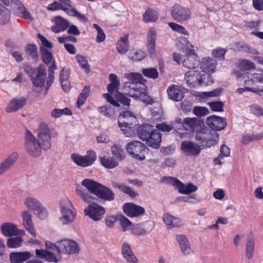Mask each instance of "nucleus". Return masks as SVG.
<instances>
[{"instance_id": "nucleus-1", "label": "nucleus", "mask_w": 263, "mask_h": 263, "mask_svg": "<svg viewBox=\"0 0 263 263\" xmlns=\"http://www.w3.org/2000/svg\"><path fill=\"white\" fill-rule=\"evenodd\" d=\"M124 77L129 81L124 84V90L130 97L139 99L147 105L154 103L153 99L147 93V87L142 82L143 77L137 72L124 74Z\"/></svg>"}, {"instance_id": "nucleus-2", "label": "nucleus", "mask_w": 263, "mask_h": 263, "mask_svg": "<svg viewBox=\"0 0 263 263\" xmlns=\"http://www.w3.org/2000/svg\"><path fill=\"white\" fill-rule=\"evenodd\" d=\"M82 185L90 193L105 201H112L115 199L114 193L108 187L91 179H85L82 181Z\"/></svg>"}, {"instance_id": "nucleus-3", "label": "nucleus", "mask_w": 263, "mask_h": 263, "mask_svg": "<svg viewBox=\"0 0 263 263\" xmlns=\"http://www.w3.org/2000/svg\"><path fill=\"white\" fill-rule=\"evenodd\" d=\"M61 216L59 223L63 225H68L72 223L76 218L77 212L72 203L68 198L63 199L60 202Z\"/></svg>"}, {"instance_id": "nucleus-4", "label": "nucleus", "mask_w": 263, "mask_h": 263, "mask_svg": "<svg viewBox=\"0 0 263 263\" xmlns=\"http://www.w3.org/2000/svg\"><path fill=\"white\" fill-rule=\"evenodd\" d=\"M195 139L201 146L210 147L217 143L218 135L216 132L212 131L203 126L197 132Z\"/></svg>"}, {"instance_id": "nucleus-5", "label": "nucleus", "mask_w": 263, "mask_h": 263, "mask_svg": "<svg viewBox=\"0 0 263 263\" xmlns=\"http://www.w3.org/2000/svg\"><path fill=\"white\" fill-rule=\"evenodd\" d=\"M23 204L26 209L34 212L39 218L44 219L47 217V210L37 198L32 196L26 197Z\"/></svg>"}, {"instance_id": "nucleus-6", "label": "nucleus", "mask_w": 263, "mask_h": 263, "mask_svg": "<svg viewBox=\"0 0 263 263\" xmlns=\"http://www.w3.org/2000/svg\"><path fill=\"white\" fill-rule=\"evenodd\" d=\"M126 148L129 155L139 160H144L145 154L149 151L148 148L139 141H133L128 143Z\"/></svg>"}, {"instance_id": "nucleus-7", "label": "nucleus", "mask_w": 263, "mask_h": 263, "mask_svg": "<svg viewBox=\"0 0 263 263\" xmlns=\"http://www.w3.org/2000/svg\"><path fill=\"white\" fill-rule=\"evenodd\" d=\"M57 136L56 134H51L48 125L42 123L37 130V137L41 147L44 150H48L51 147V138Z\"/></svg>"}, {"instance_id": "nucleus-8", "label": "nucleus", "mask_w": 263, "mask_h": 263, "mask_svg": "<svg viewBox=\"0 0 263 263\" xmlns=\"http://www.w3.org/2000/svg\"><path fill=\"white\" fill-rule=\"evenodd\" d=\"M25 148L29 155L36 157L41 154V146L35 137L29 130L25 133Z\"/></svg>"}, {"instance_id": "nucleus-9", "label": "nucleus", "mask_w": 263, "mask_h": 263, "mask_svg": "<svg viewBox=\"0 0 263 263\" xmlns=\"http://www.w3.org/2000/svg\"><path fill=\"white\" fill-rule=\"evenodd\" d=\"M186 54L182 61L183 65L188 69H195L199 65L200 59L194 52V46L186 42L185 46Z\"/></svg>"}, {"instance_id": "nucleus-10", "label": "nucleus", "mask_w": 263, "mask_h": 263, "mask_svg": "<svg viewBox=\"0 0 263 263\" xmlns=\"http://www.w3.org/2000/svg\"><path fill=\"white\" fill-rule=\"evenodd\" d=\"M162 181L176 186L178 192L183 194L189 195L196 192L198 187L191 183L184 184L178 179L172 177H164L162 179Z\"/></svg>"}, {"instance_id": "nucleus-11", "label": "nucleus", "mask_w": 263, "mask_h": 263, "mask_svg": "<svg viewBox=\"0 0 263 263\" xmlns=\"http://www.w3.org/2000/svg\"><path fill=\"white\" fill-rule=\"evenodd\" d=\"M78 243L70 239H63L56 242L55 251L60 254H73L79 252Z\"/></svg>"}, {"instance_id": "nucleus-12", "label": "nucleus", "mask_w": 263, "mask_h": 263, "mask_svg": "<svg viewBox=\"0 0 263 263\" xmlns=\"http://www.w3.org/2000/svg\"><path fill=\"white\" fill-rule=\"evenodd\" d=\"M206 76L208 79H211L210 76L202 74L199 71L190 70L185 73L184 80L189 87L195 88L204 84V80Z\"/></svg>"}, {"instance_id": "nucleus-13", "label": "nucleus", "mask_w": 263, "mask_h": 263, "mask_svg": "<svg viewBox=\"0 0 263 263\" xmlns=\"http://www.w3.org/2000/svg\"><path fill=\"white\" fill-rule=\"evenodd\" d=\"M109 79L111 83L108 85L107 87L108 92L112 93L116 90V97L118 101L125 105L129 106L130 99L117 91L120 85V82L117 75L116 74L111 73L109 74Z\"/></svg>"}, {"instance_id": "nucleus-14", "label": "nucleus", "mask_w": 263, "mask_h": 263, "mask_svg": "<svg viewBox=\"0 0 263 263\" xmlns=\"http://www.w3.org/2000/svg\"><path fill=\"white\" fill-rule=\"evenodd\" d=\"M176 122L180 123L184 129L190 133H197L202 127L204 126L203 121L196 117H186L183 120L178 119Z\"/></svg>"}, {"instance_id": "nucleus-15", "label": "nucleus", "mask_w": 263, "mask_h": 263, "mask_svg": "<svg viewBox=\"0 0 263 263\" xmlns=\"http://www.w3.org/2000/svg\"><path fill=\"white\" fill-rule=\"evenodd\" d=\"M71 158L78 165L85 167L92 164L97 156L93 151H88L85 156L73 153L71 155Z\"/></svg>"}, {"instance_id": "nucleus-16", "label": "nucleus", "mask_w": 263, "mask_h": 263, "mask_svg": "<svg viewBox=\"0 0 263 263\" xmlns=\"http://www.w3.org/2000/svg\"><path fill=\"white\" fill-rule=\"evenodd\" d=\"M46 78V70L44 66L41 65L37 68V74L32 79L33 90L37 93H41L45 86Z\"/></svg>"}, {"instance_id": "nucleus-17", "label": "nucleus", "mask_w": 263, "mask_h": 263, "mask_svg": "<svg viewBox=\"0 0 263 263\" xmlns=\"http://www.w3.org/2000/svg\"><path fill=\"white\" fill-rule=\"evenodd\" d=\"M106 210L104 207L97 203L89 204L84 210L85 215L94 221L100 220L105 214Z\"/></svg>"}, {"instance_id": "nucleus-18", "label": "nucleus", "mask_w": 263, "mask_h": 263, "mask_svg": "<svg viewBox=\"0 0 263 263\" xmlns=\"http://www.w3.org/2000/svg\"><path fill=\"white\" fill-rule=\"evenodd\" d=\"M27 99L25 96H18L11 99L5 108L8 113L16 112L23 109L26 105Z\"/></svg>"}, {"instance_id": "nucleus-19", "label": "nucleus", "mask_w": 263, "mask_h": 263, "mask_svg": "<svg viewBox=\"0 0 263 263\" xmlns=\"http://www.w3.org/2000/svg\"><path fill=\"white\" fill-rule=\"evenodd\" d=\"M11 7L13 11L16 16L30 21L33 20L30 12L26 8L21 1L18 0H12Z\"/></svg>"}, {"instance_id": "nucleus-20", "label": "nucleus", "mask_w": 263, "mask_h": 263, "mask_svg": "<svg viewBox=\"0 0 263 263\" xmlns=\"http://www.w3.org/2000/svg\"><path fill=\"white\" fill-rule=\"evenodd\" d=\"M172 16L174 20L183 22L187 21L191 16V12L187 8L180 5H175L171 10Z\"/></svg>"}, {"instance_id": "nucleus-21", "label": "nucleus", "mask_w": 263, "mask_h": 263, "mask_svg": "<svg viewBox=\"0 0 263 263\" xmlns=\"http://www.w3.org/2000/svg\"><path fill=\"white\" fill-rule=\"evenodd\" d=\"M18 158L17 152H13L0 162V176L8 172L14 165Z\"/></svg>"}, {"instance_id": "nucleus-22", "label": "nucleus", "mask_w": 263, "mask_h": 263, "mask_svg": "<svg viewBox=\"0 0 263 263\" xmlns=\"http://www.w3.org/2000/svg\"><path fill=\"white\" fill-rule=\"evenodd\" d=\"M206 123L212 131L215 132L222 130L227 126L225 119L215 115L208 117Z\"/></svg>"}, {"instance_id": "nucleus-23", "label": "nucleus", "mask_w": 263, "mask_h": 263, "mask_svg": "<svg viewBox=\"0 0 263 263\" xmlns=\"http://www.w3.org/2000/svg\"><path fill=\"white\" fill-rule=\"evenodd\" d=\"M237 67L240 71L234 70L233 72L234 76L237 79L241 78L243 76V72L255 69V64L253 62L247 59L239 60L237 64Z\"/></svg>"}, {"instance_id": "nucleus-24", "label": "nucleus", "mask_w": 263, "mask_h": 263, "mask_svg": "<svg viewBox=\"0 0 263 263\" xmlns=\"http://www.w3.org/2000/svg\"><path fill=\"white\" fill-rule=\"evenodd\" d=\"M181 149L187 156H197L201 151L200 146L190 141H183L181 143Z\"/></svg>"}, {"instance_id": "nucleus-25", "label": "nucleus", "mask_w": 263, "mask_h": 263, "mask_svg": "<svg viewBox=\"0 0 263 263\" xmlns=\"http://www.w3.org/2000/svg\"><path fill=\"white\" fill-rule=\"evenodd\" d=\"M156 32L153 28L149 29L147 35V48L149 56L152 58L156 57Z\"/></svg>"}, {"instance_id": "nucleus-26", "label": "nucleus", "mask_w": 263, "mask_h": 263, "mask_svg": "<svg viewBox=\"0 0 263 263\" xmlns=\"http://www.w3.org/2000/svg\"><path fill=\"white\" fill-rule=\"evenodd\" d=\"M124 212L129 217H138L143 214L144 209L139 205L132 203H127L123 206Z\"/></svg>"}, {"instance_id": "nucleus-27", "label": "nucleus", "mask_w": 263, "mask_h": 263, "mask_svg": "<svg viewBox=\"0 0 263 263\" xmlns=\"http://www.w3.org/2000/svg\"><path fill=\"white\" fill-rule=\"evenodd\" d=\"M21 217L24 228L32 236L35 237L36 234L33 228L31 213L28 210H24L21 213Z\"/></svg>"}, {"instance_id": "nucleus-28", "label": "nucleus", "mask_w": 263, "mask_h": 263, "mask_svg": "<svg viewBox=\"0 0 263 263\" xmlns=\"http://www.w3.org/2000/svg\"><path fill=\"white\" fill-rule=\"evenodd\" d=\"M54 25L51 28L52 32L57 33L65 31L69 25V21L60 16L54 18Z\"/></svg>"}, {"instance_id": "nucleus-29", "label": "nucleus", "mask_w": 263, "mask_h": 263, "mask_svg": "<svg viewBox=\"0 0 263 263\" xmlns=\"http://www.w3.org/2000/svg\"><path fill=\"white\" fill-rule=\"evenodd\" d=\"M217 64L215 60L211 58H204L202 59L200 66L203 72L211 74L215 71Z\"/></svg>"}, {"instance_id": "nucleus-30", "label": "nucleus", "mask_w": 263, "mask_h": 263, "mask_svg": "<svg viewBox=\"0 0 263 263\" xmlns=\"http://www.w3.org/2000/svg\"><path fill=\"white\" fill-rule=\"evenodd\" d=\"M167 92L170 99L180 101L184 98V92L182 88L178 85H172L167 88Z\"/></svg>"}, {"instance_id": "nucleus-31", "label": "nucleus", "mask_w": 263, "mask_h": 263, "mask_svg": "<svg viewBox=\"0 0 263 263\" xmlns=\"http://www.w3.org/2000/svg\"><path fill=\"white\" fill-rule=\"evenodd\" d=\"M11 263H23L32 257L29 251L12 252L10 254Z\"/></svg>"}, {"instance_id": "nucleus-32", "label": "nucleus", "mask_w": 263, "mask_h": 263, "mask_svg": "<svg viewBox=\"0 0 263 263\" xmlns=\"http://www.w3.org/2000/svg\"><path fill=\"white\" fill-rule=\"evenodd\" d=\"M36 256L49 262L57 263L59 261L57 256L54 253L44 249H36Z\"/></svg>"}, {"instance_id": "nucleus-33", "label": "nucleus", "mask_w": 263, "mask_h": 263, "mask_svg": "<svg viewBox=\"0 0 263 263\" xmlns=\"http://www.w3.org/2000/svg\"><path fill=\"white\" fill-rule=\"evenodd\" d=\"M176 239L179 244L181 252L185 255L190 254L191 252V247L186 236L183 234L177 235Z\"/></svg>"}, {"instance_id": "nucleus-34", "label": "nucleus", "mask_w": 263, "mask_h": 263, "mask_svg": "<svg viewBox=\"0 0 263 263\" xmlns=\"http://www.w3.org/2000/svg\"><path fill=\"white\" fill-rule=\"evenodd\" d=\"M161 134L157 130L155 129L147 139L144 141L149 146L154 148H158L160 146L161 141Z\"/></svg>"}, {"instance_id": "nucleus-35", "label": "nucleus", "mask_w": 263, "mask_h": 263, "mask_svg": "<svg viewBox=\"0 0 263 263\" xmlns=\"http://www.w3.org/2000/svg\"><path fill=\"white\" fill-rule=\"evenodd\" d=\"M122 253L124 258L129 263H138V259L132 250L130 245L124 242L122 247Z\"/></svg>"}, {"instance_id": "nucleus-36", "label": "nucleus", "mask_w": 263, "mask_h": 263, "mask_svg": "<svg viewBox=\"0 0 263 263\" xmlns=\"http://www.w3.org/2000/svg\"><path fill=\"white\" fill-rule=\"evenodd\" d=\"M163 220L170 229L178 228L181 226V221L179 218L168 213L163 214Z\"/></svg>"}, {"instance_id": "nucleus-37", "label": "nucleus", "mask_w": 263, "mask_h": 263, "mask_svg": "<svg viewBox=\"0 0 263 263\" xmlns=\"http://www.w3.org/2000/svg\"><path fill=\"white\" fill-rule=\"evenodd\" d=\"M155 129H153V127L148 124H143L139 126L137 129V134L141 140L143 141L145 140L149 137L151 133L153 132Z\"/></svg>"}, {"instance_id": "nucleus-38", "label": "nucleus", "mask_w": 263, "mask_h": 263, "mask_svg": "<svg viewBox=\"0 0 263 263\" xmlns=\"http://www.w3.org/2000/svg\"><path fill=\"white\" fill-rule=\"evenodd\" d=\"M259 84V86L263 88V73H253L250 75L248 79L246 80V85H254Z\"/></svg>"}, {"instance_id": "nucleus-39", "label": "nucleus", "mask_w": 263, "mask_h": 263, "mask_svg": "<svg viewBox=\"0 0 263 263\" xmlns=\"http://www.w3.org/2000/svg\"><path fill=\"white\" fill-rule=\"evenodd\" d=\"M1 230L3 235L6 237L13 236L15 235L16 225L12 223L6 222L1 226Z\"/></svg>"}, {"instance_id": "nucleus-40", "label": "nucleus", "mask_w": 263, "mask_h": 263, "mask_svg": "<svg viewBox=\"0 0 263 263\" xmlns=\"http://www.w3.org/2000/svg\"><path fill=\"white\" fill-rule=\"evenodd\" d=\"M128 38V35L126 34L122 37L117 43L116 47L117 50L120 54H125L128 50L129 45Z\"/></svg>"}, {"instance_id": "nucleus-41", "label": "nucleus", "mask_w": 263, "mask_h": 263, "mask_svg": "<svg viewBox=\"0 0 263 263\" xmlns=\"http://www.w3.org/2000/svg\"><path fill=\"white\" fill-rule=\"evenodd\" d=\"M255 242L252 238H248L245 246V255L248 259H251L254 256Z\"/></svg>"}, {"instance_id": "nucleus-42", "label": "nucleus", "mask_w": 263, "mask_h": 263, "mask_svg": "<svg viewBox=\"0 0 263 263\" xmlns=\"http://www.w3.org/2000/svg\"><path fill=\"white\" fill-rule=\"evenodd\" d=\"M118 125L120 129L124 133L127 137H131L134 135V133L130 126L131 123H127L125 120H120L118 119Z\"/></svg>"}, {"instance_id": "nucleus-43", "label": "nucleus", "mask_w": 263, "mask_h": 263, "mask_svg": "<svg viewBox=\"0 0 263 263\" xmlns=\"http://www.w3.org/2000/svg\"><path fill=\"white\" fill-rule=\"evenodd\" d=\"M102 165L106 168H114L119 162L111 157H103L100 158Z\"/></svg>"}, {"instance_id": "nucleus-44", "label": "nucleus", "mask_w": 263, "mask_h": 263, "mask_svg": "<svg viewBox=\"0 0 263 263\" xmlns=\"http://www.w3.org/2000/svg\"><path fill=\"white\" fill-rule=\"evenodd\" d=\"M112 186L118 188L120 191L128 195L130 197H135L137 195V193L130 187L126 186L122 184H119L118 182H113Z\"/></svg>"}, {"instance_id": "nucleus-45", "label": "nucleus", "mask_w": 263, "mask_h": 263, "mask_svg": "<svg viewBox=\"0 0 263 263\" xmlns=\"http://www.w3.org/2000/svg\"><path fill=\"white\" fill-rule=\"evenodd\" d=\"M89 91L90 89L89 87L85 86L82 92L80 93L77 100V106L78 108H80L81 106L84 105L89 96Z\"/></svg>"}, {"instance_id": "nucleus-46", "label": "nucleus", "mask_w": 263, "mask_h": 263, "mask_svg": "<svg viewBox=\"0 0 263 263\" xmlns=\"http://www.w3.org/2000/svg\"><path fill=\"white\" fill-rule=\"evenodd\" d=\"M118 119L128 121L129 123L136 122V117L134 114L130 111L125 110L120 114Z\"/></svg>"}, {"instance_id": "nucleus-47", "label": "nucleus", "mask_w": 263, "mask_h": 263, "mask_svg": "<svg viewBox=\"0 0 263 263\" xmlns=\"http://www.w3.org/2000/svg\"><path fill=\"white\" fill-rule=\"evenodd\" d=\"M70 116L72 115V112L67 108L63 109L54 108L51 112V116L54 118H58L62 115Z\"/></svg>"}, {"instance_id": "nucleus-48", "label": "nucleus", "mask_w": 263, "mask_h": 263, "mask_svg": "<svg viewBox=\"0 0 263 263\" xmlns=\"http://www.w3.org/2000/svg\"><path fill=\"white\" fill-rule=\"evenodd\" d=\"M146 57L145 53L141 50L131 51L129 58L133 61H140Z\"/></svg>"}, {"instance_id": "nucleus-49", "label": "nucleus", "mask_w": 263, "mask_h": 263, "mask_svg": "<svg viewBox=\"0 0 263 263\" xmlns=\"http://www.w3.org/2000/svg\"><path fill=\"white\" fill-rule=\"evenodd\" d=\"M76 58L81 68L83 69L86 73H88L90 71V68L86 58L82 55L77 54Z\"/></svg>"}, {"instance_id": "nucleus-50", "label": "nucleus", "mask_w": 263, "mask_h": 263, "mask_svg": "<svg viewBox=\"0 0 263 263\" xmlns=\"http://www.w3.org/2000/svg\"><path fill=\"white\" fill-rule=\"evenodd\" d=\"M10 17V13L9 10L5 7L0 8V24H7Z\"/></svg>"}, {"instance_id": "nucleus-51", "label": "nucleus", "mask_w": 263, "mask_h": 263, "mask_svg": "<svg viewBox=\"0 0 263 263\" xmlns=\"http://www.w3.org/2000/svg\"><path fill=\"white\" fill-rule=\"evenodd\" d=\"M23 239L21 237L8 238L7 241V246L9 248H17L22 246Z\"/></svg>"}, {"instance_id": "nucleus-52", "label": "nucleus", "mask_w": 263, "mask_h": 263, "mask_svg": "<svg viewBox=\"0 0 263 263\" xmlns=\"http://www.w3.org/2000/svg\"><path fill=\"white\" fill-rule=\"evenodd\" d=\"M157 18L158 16L156 11L151 9L146 10L143 14V20L147 23L155 22L157 21Z\"/></svg>"}, {"instance_id": "nucleus-53", "label": "nucleus", "mask_w": 263, "mask_h": 263, "mask_svg": "<svg viewBox=\"0 0 263 263\" xmlns=\"http://www.w3.org/2000/svg\"><path fill=\"white\" fill-rule=\"evenodd\" d=\"M76 194L79 196L84 201L90 202L92 201V197L82 187L78 186L76 190Z\"/></svg>"}, {"instance_id": "nucleus-54", "label": "nucleus", "mask_w": 263, "mask_h": 263, "mask_svg": "<svg viewBox=\"0 0 263 263\" xmlns=\"http://www.w3.org/2000/svg\"><path fill=\"white\" fill-rule=\"evenodd\" d=\"M142 71L145 77L149 79H156L159 76L158 71L155 68H143Z\"/></svg>"}, {"instance_id": "nucleus-55", "label": "nucleus", "mask_w": 263, "mask_h": 263, "mask_svg": "<svg viewBox=\"0 0 263 263\" xmlns=\"http://www.w3.org/2000/svg\"><path fill=\"white\" fill-rule=\"evenodd\" d=\"M111 152L112 155L111 157L117 160L118 162L124 157V151L116 145L111 147Z\"/></svg>"}, {"instance_id": "nucleus-56", "label": "nucleus", "mask_w": 263, "mask_h": 263, "mask_svg": "<svg viewBox=\"0 0 263 263\" xmlns=\"http://www.w3.org/2000/svg\"><path fill=\"white\" fill-rule=\"evenodd\" d=\"M40 50L43 62L46 64H48L51 63L53 60L52 53L47 49L43 47H41Z\"/></svg>"}, {"instance_id": "nucleus-57", "label": "nucleus", "mask_w": 263, "mask_h": 263, "mask_svg": "<svg viewBox=\"0 0 263 263\" xmlns=\"http://www.w3.org/2000/svg\"><path fill=\"white\" fill-rule=\"evenodd\" d=\"M118 221L122 228L123 232L127 231L132 226V222L123 215H118Z\"/></svg>"}, {"instance_id": "nucleus-58", "label": "nucleus", "mask_w": 263, "mask_h": 263, "mask_svg": "<svg viewBox=\"0 0 263 263\" xmlns=\"http://www.w3.org/2000/svg\"><path fill=\"white\" fill-rule=\"evenodd\" d=\"M98 110L103 115L108 118H112L115 114L114 108L110 106H103L100 107Z\"/></svg>"}, {"instance_id": "nucleus-59", "label": "nucleus", "mask_w": 263, "mask_h": 263, "mask_svg": "<svg viewBox=\"0 0 263 263\" xmlns=\"http://www.w3.org/2000/svg\"><path fill=\"white\" fill-rule=\"evenodd\" d=\"M26 54L30 55L33 60L37 59V47L34 44H28L25 48Z\"/></svg>"}, {"instance_id": "nucleus-60", "label": "nucleus", "mask_w": 263, "mask_h": 263, "mask_svg": "<svg viewBox=\"0 0 263 263\" xmlns=\"http://www.w3.org/2000/svg\"><path fill=\"white\" fill-rule=\"evenodd\" d=\"M168 26L171 29L182 34L188 35L189 33L187 30L182 26L178 25L175 23L171 22L168 23Z\"/></svg>"}, {"instance_id": "nucleus-61", "label": "nucleus", "mask_w": 263, "mask_h": 263, "mask_svg": "<svg viewBox=\"0 0 263 263\" xmlns=\"http://www.w3.org/2000/svg\"><path fill=\"white\" fill-rule=\"evenodd\" d=\"M208 104L213 111L218 112L223 111L224 104L221 101L211 102Z\"/></svg>"}, {"instance_id": "nucleus-62", "label": "nucleus", "mask_w": 263, "mask_h": 263, "mask_svg": "<svg viewBox=\"0 0 263 263\" xmlns=\"http://www.w3.org/2000/svg\"><path fill=\"white\" fill-rule=\"evenodd\" d=\"M95 29L98 31V34L96 37V41L98 43L103 42L106 37L105 34L102 28L97 24H94L93 25Z\"/></svg>"}, {"instance_id": "nucleus-63", "label": "nucleus", "mask_w": 263, "mask_h": 263, "mask_svg": "<svg viewBox=\"0 0 263 263\" xmlns=\"http://www.w3.org/2000/svg\"><path fill=\"white\" fill-rule=\"evenodd\" d=\"M194 115L198 117L206 115L209 112L208 109L205 107L195 106L193 110Z\"/></svg>"}, {"instance_id": "nucleus-64", "label": "nucleus", "mask_w": 263, "mask_h": 263, "mask_svg": "<svg viewBox=\"0 0 263 263\" xmlns=\"http://www.w3.org/2000/svg\"><path fill=\"white\" fill-rule=\"evenodd\" d=\"M156 128L162 132H169L173 129V124H166V123H162L157 124L156 126Z\"/></svg>"}]
</instances>
